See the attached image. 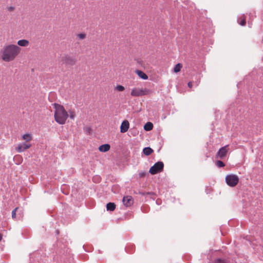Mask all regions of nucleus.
Returning a JSON list of instances; mask_svg holds the SVG:
<instances>
[{
  "mask_svg": "<svg viewBox=\"0 0 263 263\" xmlns=\"http://www.w3.org/2000/svg\"><path fill=\"white\" fill-rule=\"evenodd\" d=\"M53 107L55 109L54 114L55 121L61 125L65 124L68 118V114L64 107L58 103H54Z\"/></svg>",
  "mask_w": 263,
  "mask_h": 263,
  "instance_id": "2",
  "label": "nucleus"
},
{
  "mask_svg": "<svg viewBox=\"0 0 263 263\" xmlns=\"http://www.w3.org/2000/svg\"><path fill=\"white\" fill-rule=\"evenodd\" d=\"M129 128V123L127 120H124L120 126V132L124 133L126 132Z\"/></svg>",
  "mask_w": 263,
  "mask_h": 263,
  "instance_id": "10",
  "label": "nucleus"
},
{
  "mask_svg": "<svg viewBox=\"0 0 263 263\" xmlns=\"http://www.w3.org/2000/svg\"><path fill=\"white\" fill-rule=\"evenodd\" d=\"M22 48L16 44H7L0 50V59L4 62L14 61L21 54Z\"/></svg>",
  "mask_w": 263,
  "mask_h": 263,
  "instance_id": "1",
  "label": "nucleus"
},
{
  "mask_svg": "<svg viewBox=\"0 0 263 263\" xmlns=\"http://www.w3.org/2000/svg\"><path fill=\"white\" fill-rule=\"evenodd\" d=\"M143 152L144 155L148 156L153 152V150L151 148L147 147L144 148L143 150Z\"/></svg>",
  "mask_w": 263,
  "mask_h": 263,
  "instance_id": "16",
  "label": "nucleus"
},
{
  "mask_svg": "<svg viewBox=\"0 0 263 263\" xmlns=\"http://www.w3.org/2000/svg\"><path fill=\"white\" fill-rule=\"evenodd\" d=\"M77 37L79 40H84L86 37V34L85 33H80L77 35Z\"/></svg>",
  "mask_w": 263,
  "mask_h": 263,
  "instance_id": "21",
  "label": "nucleus"
},
{
  "mask_svg": "<svg viewBox=\"0 0 263 263\" xmlns=\"http://www.w3.org/2000/svg\"><path fill=\"white\" fill-rule=\"evenodd\" d=\"M67 112L68 114V117H69L71 119H74L76 117V113L73 109H70L67 111Z\"/></svg>",
  "mask_w": 263,
  "mask_h": 263,
  "instance_id": "19",
  "label": "nucleus"
},
{
  "mask_svg": "<svg viewBox=\"0 0 263 263\" xmlns=\"http://www.w3.org/2000/svg\"><path fill=\"white\" fill-rule=\"evenodd\" d=\"M19 47H27L29 45V42L25 39L18 40L16 44Z\"/></svg>",
  "mask_w": 263,
  "mask_h": 263,
  "instance_id": "11",
  "label": "nucleus"
},
{
  "mask_svg": "<svg viewBox=\"0 0 263 263\" xmlns=\"http://www.w3.org/2000/svg\"><path fill=\"white\" fill-rule=\"evenodd\" d=\"M145 174H146V173L144 172H140L139 173V176L140 177H143L145 176Z\"/></svg>",
  "mask_w": 263,
  "mask_h": 263,
  "instance_id": "27",
  "label": "nucleus"
},
{
  "mask_svg": "<svg viewBox=\"0 0 263 263\" xmlns=\"http://www.w3.org/2000/svg\"><path fill=\"white\" fill-rule=\"evenodd\" d=\"M238 177L235 175H229L226 177V182L227 184L231 187L235 186L238 182Z\"/></svg>",
  "mask_w": 263,
  "mask_h": 263,
  "instance_id": "5",
  "label": "nucleus"
},
{
  "mask_svg": "<svg viewBox=\"0 0 263 263\" xmlns=\"http://www.w3.org/2000/svg\"><path fill=\"white\" fill-rule=\"evenodd\" d=\"M164 165H153L149 169V173L152 174H156L163 170Z\"/></svg>",
  "mask_w": 263,
  "mask_h": 263,
  "instance_id": "8",
  "label": "nucleus"
},
{
  "mask_svg": "<svg viewBox=\"0 0 263 263\" xmlns=\"http://www.w3.org/2000/svg\"><path fill=\"white\" fill-rule=\"evenodd\" d=\"M187 85L190 88H191L193 86L192 83L191 82H189Z\"/></svg>",
  "mask_w": 263,
  "mask_h": 263,
  "instance_id": "29",
  "label": "nucleus"
},
{
  "mask_svg": "<svg viewBox=\"0 0 263 263\" xmlns=\"http://www.w3.org/2000/svg\"><path fill=\"white\" fill-rule=\"evenodd\" d=\"M110 146L108 144L101 145L99 147V150L101 152H106L110 149Z\"/></svg>",
  "mask_w": 263,
  "mask_h": 263,
  "instance_id": "12",
  "label": "nucleus"
},
{
  "mask_svg": "<svg viewBox=\"0 0 263 263\" xmlns=\"http://www.w3.org/2000/svg\"><path fill=\"white\" fill-rule=\"evenodd\" d=\"M18 208H15L12 211V218L14 219L16 218V212L18 210Z\"/></svg>",
  "mask_w": 263,
  "mask_h": 263,
  "instance_id": "23",
  "label": "nucleus"
},
{
  "mask_svg": "<svg viewBox=\"0 0 263 263\" xmlns=\"http://www.w3.org/2000/svg\"><path fill=\"white\" fill-rule=\"evenodd\" d=\"M32 136L30 134H26L22 136V139L26 142H30L32 140Z\"/></svg>",
  "mask_w": 263,
  "mask_h": 263,
  "instance_id": "14",
  "label": "nucleus"
},
{
  "mask_svg": "<svg viewBox=\"0 0 263 263\" xmlns=\"http://www.w3.org/2000/svg\"><path fill=\"white\" fill-rule=\"evenodd\" d=\"M123 203L126 207L132 206L134 203V199L131 196H126L123 198Z\"/></svg>",
  "mask_w": 263,
  "mask_h": 263,
  "instance_id": "7",
  "label": "nucleus"
},
{
  "mask_svg": "<svg viewBox=\"0 0 263 263\" xmlns=\"http://www.w3.org/2000/svg\"><path fill=\"white\" fill-rule=\"evenodd\" d=\"M84 131L85 133L90 134L92 132V129L90 127H86L84 128Z\"/></svg>",
  "mask_w": 263,
  "mask_h": 263,
  "instance_id": "24",
  "label": "nucleus"
},
{
  "mask_svg": "<svg viewBox=\"0 0 263 263\" xmlns=\"http://www.w3.org/2000/svg\"><path fill=\"white\" fill-rule=\"evenodd\" d=\"M61 60L63 64L71 66L74 65L77 62V60L75 58L68 54H64L61 57Z\"/></svg>",
  "mask_w": 263,
  "mask_h": 263,
  "instance_id": "4",
  "label": "nucleus"
},
{
  "mask_svg": "<svg viewBox=\"0 0 263 263\" xmlns=\"http://www.w3.org/2000/svg\"><path fill=\"white\" fill-rule=\"evenodd\" d=\"M31 146L30 143H24L19 144L16 147L15 149L18 153H22L25 150L29 149Z\"/></svg>",
  "mask_w": 263,
  "mask_h": 263,
  "instance_id": "6",
  "label": "nucleus"
},
{
  "mask_svg": "<svg viewBox=\"0 0 263 263\" xmlns=\"http://www.w3.org/2000/svg\"><path fill=\"white\" fill-rule=\"evenodd\" d=\"M182 67V65L180 63H178L175 65L174 68V71L175 73H177L181 70V68Z\"/></svg>",
  "mask_w": 263,
  "mask_h": 263,
  "instance_id": "20",
  "label": "nucleus"
},
{
  "mask_svg": "<svg viewBox=\"0 0 263 263\" xmlns=\"http://www.w3.org/2000/svg\"><path fill=\"white\" fill-rule=\"evenodd\" d=\"M153 128V125L151 122L146 123L144 126V129L146 131H149L152 130Z\"/></svg>",
  "mask_w": 263,
  "mask_h": 263,
  "instance_id": "17",
  "label": "nucleus"
},
{
  "mask_svg": "<svg viewBox=\"0 0 263 263\" xmlns=\"http://www.w3.org/2000/svg\"><path fill=\"white\" fill-rule=\"evenodd\" d=\"M115 89L118 91H123L125 90V87L122 85H118L116 86Z\"/></svg>",
  "mask_w": 263,
  "mask_h": 263,
  "instance_id": "22",
  "label": "nucleus"
},
{
  "mask_svg": "<svg viewBox=\"0 0 263 263\" xmlns=\"http://www.w3.org/2000/svg\"><path fill=\"white\" fill-rule=\"evenodd\" d=\"M215 263H227L224 260L217 259L215 261Z\"/></svg>",
  "mask_w": 263,
  "mask_h": 263,
  "instance_id": "26",
  "label": "nucleus"
},
{
  "mask_svg": "<svg viewBox=\"0 0 263 263\" xmlns=\"http://www.w3.org/2000/svg\"><path fill=\"white\" fill-rule=\"evenodd\" d=\"M135 72L140 78L143 80H147L148 79V76L141 70H137Z\"/></svg>",
  "mask_w": 263,
  "mask_h": 263,
  "instance_id": "13",
  "label": "nucleus"
},
{
  "mask_svg": "<svg viewBox=\"0 0 263 263\" xmlns=\"http://www.w3.org/2000/svg\"><path fill=\"white\" fill-rule=\"evenodd\" d=\"M155 164H157V165H158V164H163V163L162 162H157L155 163Z\"/></svg>",
  "mask_w": 263,
  "mask_h": 263,
  "instance_id": "30",
  "label": "nucleus"
},
{
  "mask_svg": "<svg viewBox=\"0 0 263 263\" xmlns=\"http://www.w3.org/2000/svg\"><path fill=\"white\" fill-rule=\"evenodd\" d=\"M2 238V235L0 234V241L1 240Z\"/></svg>",
  "mask_w": 263,
  "mask_h": 263,
  "instance_id": "31",
  "label": "nucleus"
},
{
  "mask_svg": "<svg viewBox=\"0 0 263 263\" xmlns=\"http://www.w3.org/2000/svg\"><path fill=\"white\" fill-rule=\"evenodd\" d=\"M116 209V204L113 202H109L106 205V209L107 211H113Z\"/></svg>",
  "mask_w": 263,
  "mask_h": 263,
  "instance_id": "15",
  "label": "nucleus"
},
{
  "mask_svg": "<svg viewBox=\"0 0 263 263\" xmlns=\"http://www.w3.org/2000/svg\"><path fill=\"white\" fill-rule=\"evenodd\" d=\"M7 9L9 12H13L15 9V7L14 6H10L7 7Z\"/></svg>",
  "mask_w": 263,
  "mask_h": 263,
  "instance_id": "25",
  "label": "nucleus"
},
{
  "mask_svg": "<svg viewBox=\"0 0 263 263\" xmlns=\"http://www.w3.org/2000/svg\"><path fill=\"white\" fill-rule=\"evenodd\" d=\"M217 164H224L222 161L218 160L217 162Z\"/></svg>",
  "mask_w": 263,
  "mask_h": 263,
  "instance_id": "28",
  "label": "nucleus"
},
{
  "mask_svg": "<svg viewBox=\"0 0 263 263\" xmlns=\"http://www.w3.org/2000/svg\"><path fill=\"white\" fill-rule=\"evenodd\" d=\"M219 166H223L224 165H219Z\"/></svg>",
  "mask_w": 263,
  "mask_h": 263,
  "instance_id": "32",
  "label": "nucleus"
},
{
  "mask_svg": "<svg viewBox=\"0 0 263 263\" xmlns=\"http://www.w3.org/2000/svg\"><path fill=\"white\" fill-rule=\"evenodd\" d=\"M228 145L221 147L218 152L217 156L220 159L225 157L228 153Z\"/></svg>",
  "mask_w": 263,
  "mask_h": 263,
  "instance_id": "9",
  "label": "nucleus"
},
{
  "mask_svg": "<svg viewBox=\"0 0 263 263\" xmlns=\"http://www.w3.org/2000/svg\"><path fill=\"white\" fill-rule=\"evenodd\" d=\"M238 23L241 26H245L246 24V17L245 15L240 16L238 19Z\"/></svg>",
  "mask_w": 263,
  "mask_h": 263,
  "instance_id": "18",
  "label": "nucleus"
},
{
  "mask_svg": "<svg viewBox=\"0 0 263 263\" xmlns=\"http://www.w3.org/2000/svg\"><path fill=\"white\" fill-rule=\"evenodd\" d=\"M151 91L146 88L134 87L132 89L130 95L132 97H139L148 95Z\"/></svg>",
  "mask_w": 263,
  "mask_h": 263,
  "instance_id": "3",
  "label": "nucleus"
}]
</instances>
